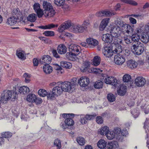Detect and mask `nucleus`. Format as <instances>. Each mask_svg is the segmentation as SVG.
Instances as JSON below:
<instances>
[{
    "label": "nucleus",
    "instance_id": "nucleus-1",
    "mask_svg": "<svg viewBox=\"0 0 149 149\" xmlns=\"http://www.w3.org/2000/svg\"><path fill=\"white\" fill-rule=\"evenodd\" d=\"M110 33L111 34L107 33L103 35L102 36V39L105 43L112 44L121 42L120 35L122 31L120 28L112 27Z\"/></svg>",
    "mask_w": 149,
    "mask_h": 149
},
{
    "label": "nucleus",
    "instance_id": "nucleus-2",
    "mask_svg": "<svg viewBox=\"0 0 149 149\" xmlns=\"http://www.w3.org/2000/svg\"><path fill=\"white\" fill-rule=\"evenodd\" d=\"M89 24V22L88 20L84 21L82 24H72L71 30L76 33H82L86 30Z\"/></svg>",
    "mask_w": 149,
    "mask_h": 149
},
{
    "label": "nucleus",
    "instance_id": "nucleus-3",
    "mask_svg": "<svg viewBox=\"0 0 149 149\" xmlns=\"http://www.w3.org/2000/svg\"><path fill=\"white\" fill-rule=\"evenodd\" d=\"M132 49L134 54L136 55H140L143 52L145 46L143 43L139 42L133 45Z\"/></svg>",
    "mask_w": 149,
    "mask_h": 149
},
{
    "label": "nucleus",
    "instance_id": "nucleus-4",
    "mask_svg": "<svg viewBox=\"0 0 149 149\" xmlns=\"http://www.w3.org/2000/svg\"><path fill=\"white\" fill-rule=\"evenodd\" d=\"M104 46L102 50L104 56L106 57L109 58L113 55V46L111 44H108Z\"/></svg>",
    "mask_w": 149,
    "mask_h": 149
},
{
    "label": "nucleus",
    "instance_id": "nucleus-5",
    "mask_svg": "<svg viewBox=\"0 0 149 149\" xmlns=\"http://www.w3.org/2000/svg\"><path fill=\"white\" fill-rule=\"evenodd\" d=\"M12 91L9 90H6L3 91L1 97V102L6 103V101L8 100L12 96Z\"/></svg>",
    "mask_w": 149,
    "mask_h": 149
},
{
    "label": "nucleus",
    "instance_id": "nucleus-6",
    "mask_svg": "<svg viewBox=\"0 0 149 149\" xmlns=\"http://www.w3.org/2000/svg\"><path fill=\"white\" fill-rule=\"evenodd\" d=\"M61 87L63 91L70 92L74 88L70 82L68 81L61 82Z\"/></svg>",
    "mask_w": 149,
    "mask_h": 149
},
{
    "label": "nucleus",
    "instance_id": "nucleus-7",
    "mask_svg": "<svg viewBox=\"0 0 149 149\" xmlns=\"http://www.w3.org/2000/svg\"><path fill=\"white\" fill-rule=\"evenodd\" d=\"M33 8L35 12L37 13L38 17H41L44 14L43 11L40 8V4L38 3H35L33 6Z\"/></svg>",
    "mask_w": 149,
    "mask_h": 149
},
{
    "label": "nucleus",
    "instance_id": "nucleus-8",
    "mask_svg": "<svg viewBox=\"0 0 149 149\" xmlns=\"http://www.w3.org/2000/svg\"><path fill=\"white\" fill-rule=\"evenodd\" d=\"M66 57L68 60L71 61H74L79 59L80 56H79V54H74L73 52H67L66 54Z\"/></svg>",
    "mask_w": 149,
    "mask_h": 149
},
{
    "label": "nucleus",
    "instance_id": "nucleus-9",
    "mask_svg": "<svg viewBox=\"0 0 149 149\" xmlns=\"http://www.w3.org/2000/svg\"><path fill=\"white\" fill-rule=\"evenodd\" d=\"M57 86L53 88L52 92L54 95L58 96L62 93L63 91L61 87V81L57 82Z\"/></svg>",
    "mask_w": 149,
    "mask_h": 149
},
{
    "label": "nucleus",
    "instance_id": "nucleus-10",
    "mask_svg": "<svg viewBox=\"0 0 149 149\" xmlns=\"http://www.w3.org/2000/svg\"><path fill=\"white\" fill-rule=\"evenodd\" d=\"M123 33H126L128 34H132L134 31V29L131 26L128 24H125L122 27V29H121Z\"/></svg>",
    "mask_w": 149,
    "mask_h": 149
},
{
    "label": "nucleus",
    "instance_id": "nucleus-11",
    "mask_svg": "<svg viewBox=\"0 0 149 149\" xmlns=\"http://www.w3.org/2000/svg\"><path fill=\"white\" fill-rule=\"evenodd\" d=\"M114 61L116 64L120 65L124 63L125 59L124 56L122 55L117 54L115 56Z\"/></svg>",
    "mask_w": 149,
    "mask_h": 149
},
{
    "label": "nucleus",
    "instance_id": "nucleus-12",
    "mask_svg": "<svg viewBox=\"0 0 149 149\" xmlns=\"http://www.w3.org/2000/svg\"><path fill=\"white\" fill-rule=\"evenodd\" d=\"M72 25L70 20L66 21L59 27L58 31L60 32H62L65 30L69 28L70 26L71 27Z\"/></svg>",
    "mask_w": 149,
    "mask_h": 149
},
{
    "label": "nucleus",
    "instance_id": "nucleus-13",
    "mask_svg": "<svg viewBox=\"0 0 149 149\" xmlns=\"http://www.w3.org/2000/svg\"><path fill=\"white\" fill-rule=\"evenodd\" d=\"M89 79L87 77H82L78 80V83L80 86L86 87L89 84Z\"/></svg>",
    "mask_w": 149,
    "mask_h": 149
},
{
    "label": "nucleus",
    "instance_id": "nucleus-14",
    "mask_svg": "<svg viewBox=\"0 0 149 149\" xmlns=\"http://www.w3.org/2000/svg\"><path fill=\"white\" fill-rule=\"evenodd\" d=\"M69 48L70 52H75L76 54L79 55L80 51H81L79 46L77 45L71 44L69 45Z\"/></svg>",
    "mask_w": 149,
    "mask_h": 149
},
{
    "label": "nucleus",
    "instance_id": "nucleus-15",
    "mask_svg": "<svg viewBox=\"0 0 149 149\" xmlns=\"http://www.w3.org/2000/svg\"><path fill=\"white\" fill-rule=\"evenodd\" d=\"M122 38V37L121 36L120 39L121 40V42L118 43H113L112 44L113 47V45H114V46H115L114 47H116L114 50H113V53H117L118 54H119L122 51V47L120 45V44H121L122 43L123 40Z\"/></svg>",
    "mask_w": 149,
    "mask_h": 149
},
{
    "label": "nucleus",
    "instance_id": "nucleus-16",
    "mask_svg": "<svg viewBox=\"0 0 149 149\" xmlns=\"http://www.w3.org/2000/svg\"><path fill=\"white\" fill-rule=\"evenodd\" d=\"M146 82L145 79L141 77H137L135 80V84L138 87L143 86L145 84Z\"/></svg>",
    "mask_w": 149,
    "mask_h": 149
},
{
    "label": "nucleus",
    "instance_id": "nucleus-17",
    "mask_svg": "<svg viewBox=\"0 0 149 149\" xmlns=\"http://www.w3.org/2000/svg\"><path fill=\"white\" fill-rule=\"evenodd\" d=\"M118 147V143L116 141H112L109 142L106 144L104 149H112L113 148H117Z\"/></svg>",
    "mask_w": 149,
    "mask_h": 149
},
{
    "label": "nucleus",
    "instance_id": "nucleus-18",
    "mask_svg": "<svg viewBox=\"0 0 149 149\" xmlns=\"http://www.w3.org/2000/svg\"><path fill=\"white\" fill-rule=\"evenodd\" d=\"M144 128L145 130V132L147 133V138L148 139L147 142V147L149 149V137L148 133L149 132V118H147L145 121L144 125Z\"/></svg>",
    "mask_w": 149,
    "mask_h": 149
},
{
    "label": "nucleus",
    "instance_id": "nucleus-19",
    "mask_svg": "<svg viewBox=\"0 0 149 149\" xmlns=\"http://www.w3.org/2000/svg\"><path fill=\"white\" fill-rule=\"evenodd\" d=\"M110 19L106 18L103 19L101 21L100 26V29L101 31L103 30L107 26L109 22Z\"/></svg>",
    "mask_w": 149,
    "mask_h": 149
},
{
    "label": "nucleus",
    "instance_id": "nucleus-20",
    "mask_svg": "<svg viewBox=\"0 0 149 149\" xmlns=\"http://www.w3.org/2000/svg\"><path fill=\"white\" fill-rule=\"evenodd\" d=\"M51 60V58L49 56L45 55L40 59V62L42 64L45 63L46 64H47L50 63Z\"/></svg>",
    "mask_w": 149,
    "mask_h": 149
},
{
    "label": "nucleus",
    "instance_id": "nucleus-21",
    "mask_svg": "<svg viewBox=\"0 0 149 149\" xmlns=\"http://www.w3.org/2000/svg\"><path fill=\"white\" fill-rule=\"evenodd\" d=\"M18 19V17H15L13 16L7 19V23L10 26H13L17 23Z\"/></svg>",
    "mask_w": 149,
    "mask_h": 149
},
{
    "label": "nucleus",
    "instance_id": "nucleus-22",
    "mask_svg": "<svg viewBox=\"0 0 149 149\" xmlns=\"http://www.w3.org/2000/svg\"><path fill=\"white\" fill-rule=\"evenodd\" d=\"M57 51L59 54H64L67 52V48L64 45L60 44L58 47Z\"/></svg>",
    "mask_w": 149,
    "mask_h": 149
},
{
    "label": "nucleus",
    "instance_id": "nucleus-23",
    "mask_svg": "<svg viewBox=\"0 0 149 149\" xmlns=\"http://www.w3.org/2000/svg\"><path fill=\"white\" fill-rule=\"evenodd\" d=\"M138 65L137 63L134 60H130L127 62V66L130 68L132 69L137 67Z\"/></svg>",
    "mask_w": 149,
    "mask_h": 149
},
{
    "label": "nucleus",
    "instance_id": "nucleus-24",
    "mask_svg": "<svg viewBox=\"0 0 149 149\" xmlns=\"http://www.w3.org/2000/svg\"><path fill=\"white\" fill-rule=\"evenodd\" d=\"M45 12V16L46 17H53L55 14V12L53 8L49 10H47Z\"/></svg>",
    "mask_w": 149,
    "mask_h": 149
},
{
    "label": "nucleus",
    "instance_id": "nucleus-25",
    "mask_svg": "<svg viewBox=\"0 0 149 149\" xmlns=\"http://www.w3.org/2000/svg\"><path fill=\"white\" fill-rule=\"evenodd\" d=\"M114 134L116 135V138L118 141L122 140V136L120 135L121 130L119 128H115L113 131Z\"/></svg>",
    "mask_w": 149,
    "mask_h": 149
},
{
    "label": "nucleus",
    "instance_id": "nucleus-26",
    "mask_svg": "<svg viewBox=\"0 0 149 149\" xmlns=\"http://www.w3.org/2000/svg\"><path fill=\"white\" fill-rule=\"evenodd\" d=\"M140 39L142 42L146 44L149 41V36L146 33H144L142 34Z\"/></svg>",
    "mask_w": 149,
    "mask_h": 149
},
{
    "label": "nucleus",
    "instance_id": "nucleus-27",
    "mask_svg": "<svg viewBox=\"0 0 149 149\" xmlns=\"http://www.w3.org/2000/svg\"><path fill=\"white\" fill-rule=\"evenodd\" d=\"M43 70L46 74H49L52 71V68L48 64H45L43 66Z\"/></svg>",
    "mask_w": 149,
    "mask_h": 149
},
{
    "label": "nucleus",
    "instance_id": "nucleus-28",
    "mask_svg": "<svg viewBox=\"0 0 149 149\" xmlns=\"http://www.w3.org/2000/svg\"><path fill=\"white\" fill-rule=\"evenodd\" d=\"M29 88L26 86H23L19 87V91L22 94H26L29 92Z\"/></svg>",
    "mask_w": 149,
    "mask_h": 149
},
{
    "label": "nucleus",
    "instance_id": "nucleus-29",
    "mask_svg": "<svg viewBox=\"0 0 149 149\" xmlns=\"http://www.w3.org/2000/svg\"><path fill=\"white\" fill-rule=\"evenodd\" d=\"M16 54L18 57L22 60H24L26 58L24 52L22 50H17V51Z\"/></svg>",
    "mask_w": 149,
    "mask_h": 149
},
{
    "label": "nucleus",
    "instance_id": "nucleus-30",
    "mask_svg": "<svg viewBox=\"0 0 149 149\" xmlns=\"http://www.w3.org/2000/svg\"><path fill=\"white\" fill-rule=\"evenodd\" d=\"M86 42L88 44L91 46H95L98 44V42L97 40L92 38L87 39Z\"/></svg>",
    "mask_w": 149,
    "mask_h": 149
},
{
    "label": "nucleus",
    "instance_id": "nucleus-31",
    "mask_svg": "<svg viewBox=\"0 0 149 149\" xmlns=\"http://www.w3.org/2000/svg\"><path fill=\"white\" fill-rule=\"evenodd\" d=\"M126 86L125 85H121L117 91L118 94L120 95H123L126 92Z\"/></svg>",
    "mask_w": 149,
    "mask_h": 149
},
{
    "label": "nucleus",
    "instance_id": "nucleus-32",
    "mask_svg": "<svg viewBox=\"0 0 149 149\" xmlns=\"http://www.w3.org/2000/svg\"><path fill=\"white\" fill-rule=\"evenodd\" d=\"M109 131V128L107 126H104L102 127L99 130V132L102 135H106Z\"/></svg>",
    "mask_w": 149,
    "mask_h": 149
},
{
    "label": "nucleus",
    "instance_id": "nucleus-33",
    "mask_svg": "<svg viewBox=\"0 0 149 149\" xmlns=\"http://www.w3.org/2000/svg\"><path fill=\"white\" fill-rule=\"evenodd\" d=\"M57 26L55 24H51L45 26H38V28L42 29H51L52 28Z\"/></svg>",
    "mask_w": 149,
    "mask_h": 149
},
{
    "label": "nucleus",
    "instance_id": "nucleus-34",
    "mask_svg": "<svg viewBox=\"0 0 149 149\" xmlns=\"http://www.w3.org/2000/svg\"><path fill=\"white\" fill-rule=\"evenodd\" d=\"M42 6L44 9V11L47 10H49L51 8H53L52 5L50 3L45 1H43Z\"/></svg>",
    "mask_w": 149,
    "mask_h": 149
},
{
    "label": "nucleus",
    "instance_id": "nucleus-35",
    "mask_svg": "<svg viewBox=\"0 0 149 149\" xmlns=\"http://www.w3.org/2000/svg\"><path fill=\"white\" fill-rule=\"evenodd\" d=\"M12 14L13 16L15 17H18V18L19 17H21L22 16V13L20 12V10L19 8H17L14 9L12 12Z\"/></svg>",
    "mask_w": 149,
    "mask_h": 149
},
{
    "label": "nucleus",
    "instance_id": "nucleus-36",
    "mask_svg": "<svg viewBox=\"0 0 149 149\" xmlns=\"http://www.w3.org/2000/svg\"><path fill=\"white\" fill-rule=\"evenodd\" d=\"M144 24H140L139 27L138 28L136 29L135 31L136 33L137 34H140L143 33V32L144 31Z\"/></svg>",
    "mask_w": 149,
    "mask_h": 149
},
{
    "label": "nucleus",
    "instance_id": "nucleus-37",
    "mask_svg": "<svg viewBox=\"0 0 149 149\" xmlns=\"http://www.w3.org/2000/svg\"><path fill=\"white\" fill-rule=\"evenodd\" d=\"M36 18L37 15L34 13L30 14L27 17V20L31 22H34Z\"/></svg>",
    "mask_w": 149,
    "mask_h": 149
},
{
    "label": "nucleus",
    "instance_id": "nucleus-38",
    "mask_svg": "<svg viewBox=\"0 0 149 149\" xmlns=\"http://www.w3.org/2000/svg\"><path fill=\"white\" fill-rule=\"evenodd\" d=\"M35 99H36V95L35 94H31L27 96L26 100L29 102L34 103Z\"/></svg>",
    "mask_w": 149,
    "mask_h": 149
},
{
    "label": "nucleus",
    "instance_id": "nucleus-39",
    "mask_svg": "<svg viewBox=\"0 0 149 149\" xmlns=\"http://www.w3.org/2000/svg\"><path fill=\"white\" fill-rule=\"evenodd\" d=\"M107 143L105 140L103 139H100L97 143V146L100 149L104 148L106 146Z\"/></svg>",
    "mask_w": 149,
    "mask_h": 149
},
{
    "label": "nucleus",
    "instance_id": "nucleus-40",
    "mask_svg": "<svg viewBox=\"0 0 149 149\" xmlns=\"http://www.w3.org/2000/svg\"><path fill=\"white\" fill-rule=\"evenodd\" d=\"M61 65L64 68L69 69L71 68L72 64L66 61H62L61 62Z\"/></svg>",
    "mask_w": 149,
    "mask_h": 149
},
{
    "label": "nucleus",
    "instance_id": "nucleus-41",
    "mask_svg": "<svg viewBox=\"0 0 149 149\" xmlns=\"http://www.w3.org/2000/svg\"><path fill=\"white\" fill-rule=\"evenodd\" d=\"M140 38L138 34L136 33L132 34L131 36L132 41L137 43L140 42L139 41Z\"/></svg>",
    "mask_w": 149,
    "mask_h": 149
},
{
    "label": "nucleus",
    "instance_id": "nucleus-42",
    "mask_svg": "<svg viewBox=\"0 0 149 149\" xmlns=\"http://www.w3.org/2000/svg\"><path fill=\"white\" fill-rule=\"evenodd\" d=\"M100 58L99 56H95L93 62V65L95 66H97L100 64Z\"/></svg>",
    "mask_w": 149,
    "mask_h": 149
},
{
    "label": "nucleus",
    "instance_id": "nucleus-43",
    "mask_svg": "<svg viewBox=\"0 0 149 149\" xmlns=\"http://www.w3.org/2000/svg\"><path fill=\"white\" fill-rule=\"evenodd\" d=\"M120 1L123 2L133 6H136L138 5V3L133 0H120Z\"/></svg>",
    "mask_w": 149,
    "mask_h": 149
},
{
    "label": "nucleus",
    "instance_id": "nucleus-44",
    "mask_svg": "<svg viewBox=\"0 0 149 149\" xmlns=\"http://www.w3.org/2000/svg\"><path fill=\"white\" fill-rule=\"evenodd\" d=\"M103 82L100 80H98L95 82L94 86L95 88L100 89L102 87Z\"/></svg>",
    "mask_w": 149,
    "mask_h": 149
},
{
    "label": "nucleus",
    "instance_id": "nucleus-45",
    "mask_svg": "<svg viewBox=\"0 0 149 149\" xmlns=\"http://www.w3.org/2000/svg\"><path fill=\"white\" fill-rule=\"evenodd\" d=\"M71 118V117L68 118L65 120V123L67 125H68L69 126L73 125L74 123V121Z\"/></svg>",
    "mask_w": 149,
    "mask_h": 149
},
{
    "label": "nucleus",
    "instance_id": "nucleus-46",
    "mask_svg": "<svg viewBox=\"0 0 149 149\" xmlns=\"http://www.w3.org/2000/svg\"><path fill=\"white\" fill-rule=\"evenodd\" d=\"M106 136L107 138L109 140H111L116 138V135L114 134L113 131L109 132Z\"/></svg>",
    "mask_w": 149,
    "mask_h": 149
},
{
    "label": "nucleus",
    "instance_id": "nucleus-47",
    "mask_svg": "<svg viewBox=\"0 0 149 149\" xmlns=\"http://www.w3.org/2000/svg\"><path fill=\"white\" fill-rule=\"evenodd\" d=\"M103 11L104 16L109 17L116 14V12H111L107 10H104Z\"/></svg>",
    "mask_w": 149,
    "mask_h": 149
},
{
    "label": "nucleus",
    "instance_id": "nucleus-48",
    "mask_svg": "<svg viewBox=\"0 0 149 149\" xmlns=\"http://www.w3.org/2000/svg\"><path fill=\"white\" fill-rule=\"evenodd\" d=\"M76 140L78 143L81 146L84 145L85 143V139L82 137L79 136L77 137Z\"/></svg>",
    "mask_w": 149,
    "mask_h": 149
},
{
    "label": "nucleus",
    "instance_id": "nucleus-49",
    "mask_svg": "<svg viewBox=\"0 0 149 149\" xmlns=\"http://www.w3.org/2000/svg\"><path fill=\"white\" fill-rule=\"evenodd\" d=\"M38 95L40 96L44 97L47 95V92L44 89H40L38 91Z\"/></svg>",
    "mask_w": 149,
    "mask_h": 149
},
{
    "label": "nucleus",
    "instance_id": "nucleus-50",
    "mask_svg": "<svg viewBox=\"0 0 149 149\" xmlns=\"http://www.w3.org/2000/svg\"><path fill=\"white\" fill-rule=\"evenodd\" d=\"M131 79V76L129 74H125L123 77V81L125 82H128L130 81Z\"/></svg>",
    "mask_w": 149,
    "mask_h": 149
},
{
    "label": "nucleus",
    "instance_id": "nucleus-51",
    "mask_svg": "<svg viewBox=\"0 0 149 149\" xmlns=\"http://www.w3.org/2000/svg\"><path fill=\"white\" fill-rule=\"evenodd\" d=\"M54 146L57 147V149H61V144L60 141L58 139H55L54 143Z\"/></svg>",
    "mask_w": 149,
    "mask_h": 149
},
{
    "label": "nucleus",
    "instance_id": "nucleus-52",
    "mask_svg": "<svg viewBox=\"0 0 149 149\" xmlns=\"http://www.w3.org/2000/svg\"><path fill=\"white\" fill-rule=\"evenodd\" d=\"M107 99L109 101L112 102L115 101L116 100V97L115 95L112 93H109L107 95Z\"/></svg>",
    "mask_w": 149,
    "mask_h": 149
},
{
    "label": "nucleus",
    "instance_id": "nucleus-53",
    "mask_svg": "<svg viewBox=\"0 0 149 149\" xmlns=\"http://www.w3.org/2000/svg\"><path fill=\"white\" fill-rule=\"evenodd\" d=\"M43 34L45 36L47 37H52L54 36L55 34L54 31H45Z\"/></svg>",
    "mask_w": 149,
    "mask_h": 149
},
{
    "label": "nucleus",
    "instance_id": "nucleus-54",
    "mask_svg": "<svg viewBox=\"0 0 149 149\" xmlns=\"http://www.w3.org/2000/svg\"><path fill=\"white\" fill-rule=\"evenodd\" d=\"M90 70H91V71L88 70V71L90 72L95 73H100L102 71V70L100 69L97 68H91Z\"/></svg>",
    "mask_w": 149,
    "mask_h": 149
},
{
    "label": "nucleus",
    "instance_id": "nucleus-55",
    "mask_svg": "<svg viewBox=\"0 0 149 149\" xmlns=\"http://www.w3.org/2000/svg\"><path fill=\"white\" fill-rule=\"evenodd\" d=\"M1 135L3 138H9L12 135V133L10 132H5L2 133Z\"/></svg>",
    "mask_w": 149,
    "mask_h": 149
},
{
    "label": "nucleus",
    "instance_id": "nucleus-56",
    "mask_svg": "<svg viewBox=\"0 0 149 149\" xmlns=\"http://www.w3.org/2000/svg\"><path fill=\"white\" fill-rule=\"evenodd\" d=\"M80 118V122L82 124H84L87 123V120L86 119V116L85 115H81Z\"/></svg>",
    "mask_w": 149,
    "mask_h": 149
},
{
    "label": "nucleus",
    "instance_id": "nucleus-57",
    "mask_svg": "<svg viewBox=\"0 0 149 149\" xmlns=\"http://www.w3.org/2000/svg\"><path fill=\"white\" fill-rule=\"evenodd\" d=\"M65 0H54L55 3L58 6H63L65 3Z\"/></svg>",
    "mask_w": 149,
    "mask_h": 149
},
{
    "label": "nucleus",
    "instance_id": "nucleus-58",
    "mask_svg": "<svg viewBox=\"0 0 149 149\" xmlns=\"http://www.w3.org/2000/svg\"><path fill=\"white\" fill-rule=\"evenodd\" d=\"M131 113L134 118H137L139 116V111L137 109H134L132 110Z\"/></svg>",
    "mask_w": 149,
    "mask_h": 149
},
{
    "label": "nucleus",
    "instance_id": "nucleus-59",
    "mask_svg": "<svg viewBox=\"0 0 149 149\" xmlns=\"http://www.w3.org/2000/svg\"><path fill=\"white\" fill-rule=\"evenodd\" d=\"M115 22L116 24L117 25L116 26H113L112 27H115L116 28H117L118 27H119L120 28V29H121L120 28V27L119 26H122L124 25L123 24L122 22L120 21V19H117L115 21Z\"/></svg>",
    "mask_w": 149,
    "mask_h": 149
},
{
    "label": "nucleus",
    "instance_id": "nucleus-60",
    "mask_svg": "<svg viewBox=\"0 0 149 149\" xmlns=\"http://www.w3.org/2000/svg\"><path fill=\"white\" fill-rule=\"evenodd\" d=\"M23 77L25 78V82L26 83H29L30 81V75L26 73L24 74Z\"/></svg>",
    "mask_w": 149,
    "mask_h": 149
},
{
    "label": "nucleus",
    "instance_id": "nucleus-61",
    "mask_svg": "<svg viewBox=\"0 0 149 149\" xmlns=\"http://www.w3.org/2000/svg\"><path fill=\"white\" fill-rule=\"evenodd\" d=\"M130 15V16H132L134 17L138 18L141 19H143L144 17V15L143 14L131 15Z\"/></svg>",
    "mask_w": 149,
    "mask_h": 149
},
{
    "label": "nucleus",
    "instance_id": "nucleus-62",
    "mask_svg": "<svg viewBox=\"0 0 149 149\" xmlns=\"http://www.w3.org/2000/svg\"><path fill=\"white\" fill-rule=\"evenodd\" d=\"M123 41L126 44H127L131 43L132 41L128 36H126L124 37Z\"/></svg>",
    "mask_w": 149,
    "mask_h": 149
},
{
    "label": "nucleus",
    "instance_id": "nucleus-63",
    "mask_svg": "<svg viewBox=\"0 0 149 149\" xmlns=\"http://www.w3.org/2000/svg\"><path fill=\"white\" fill-rule=\"evenodd\" d=\"M97 115L95 114L92 115L87 114L85 115L86 116V119L88 120H90L93 119Z\"/></svg>",
    "mask_w": 149,
    "mask_h": 149
},
{
    "label": "nucleus",
    "instance_id": "nucleus-64",
    "mask_svg": "<svg viewBox=\"0 0 149 149\" xmlns=\"http://www.w3.org/2000/svg\"><path fill=\"white\" fill-rule=\"evenodd\" d=\"M111 79L113 80V77H107L104 80L105 82L107 84H110Z\"/></svg>",
    "mask_w": 149,
    "mask_h": 149
}]
</instances>
